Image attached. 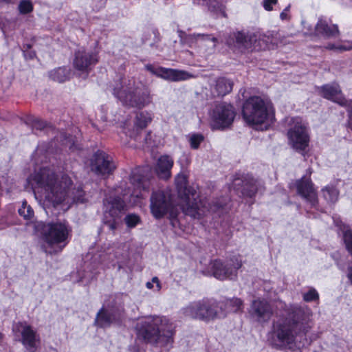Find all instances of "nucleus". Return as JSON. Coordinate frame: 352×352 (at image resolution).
Returning <instances> with one entry per match:
<instances>
[{
    "label": "nucleus",
    "mask_w": 352,
    "mask_h": 352,
    "mask_svg": "<svg viewBox=\"0 0 352 352\" xmlns=\"http://www.w3.org/2000/svg\"><path fill=\"white\" fill-rule=\"evenodd\" d=\"M32 186L42 194L46 208L67 206V209L74 203L84 204L87 201L80 187L74 188L69 192L72 184L70 177L64 174L59 176L51 168H41L32 176Z\"/></svg>",
    "instance_id": "f257e3e1"
},
{
    "label": "nucleus",
    "mask_w": 352,
    "mask_h": 352,
    "mask_svg": "<svg viewBox=\"0 0 352 352\" xmlns=\"http://www.w3.org/2000/svg\"><path fill=\"white\" fill-rule=\"evenodd\" d=\"M310 328L304 310L297 305H289L273 322L272 342L276 347H290L295 343L297 337L306 334Z\"/></svg>",
    "instance_id": "f03ea898"
},
{
    "label": "nucleus",
    "mask_w": 352,
    "mask_h": 352,
    "mask_svg": "<svg viewBox=\"0 0 352 352\" xmlns=\"http://www.w3.org/2000/svg\"><path fill=\"white\" fill-rule=\"evenodd\" d=\"M175 328V324L169 318L160 316L146 317L135 327L139 339L160 346H166L173 342Z\"/></svg>",
    "instance_id": "7ed1b4c3"
},
{
    "label": "nucleus",
    "mask_w": 352,
    "mask_h": 352,
    "mask_svg": "<svg viewBox=\"0 0 352 352\" xmlns=\"http://www.w3.org/2000/svg\"><path fill=\"white\" fill-rule=\"evenodd\" d=\"M176 185L179 194L184 197L186 204L183 206L184 212L193 218L199 219L209 212H217L223 208L226 202L216 201L212 204L206 198L199 199L195 190L190 189L186 186V178L178 176L176 179Z\"/></svg>",
    "instance_id": "20e7f679"
},
{
    "label": "nucleus",
    "mask_w": 352,
    "mask_h": 352,
    "mask_svg": "<svg viewBox=\"0 0 352 352\" xmlns=\"http://www.w3.org/2000/svg\"><path fill=\"white\" fill-rule=\"evenodd\" d=\"M37 230L41 233L45 244L42 245L46 254H54L60 252L67 244L72 228L67 221H57L50 223H40Z\"/></svg>",
    "instance_id": "39448f33"
},
{
    "label": "nucleus",
    "mask_w": 352,
    "mask_h": 352,
    "mask_svg": "<svg viewBox=\"0 0 352 352\" xmlns=\"http://www.w3.org/2000/svg\"><path fill=\"white\" fill-rule=\"evenodd\" d=\"M113 94L125 106L142 109L152 102L147 89H142L135 85L133 78H122L116 82Z\"/></svg>",
    "instance_id": "423d86ee"
},
{
    "label": "nucleus",
    "mask_w": 352,
    "mask_h": 352,
    "mask_svg": "<svg viewBox=\"0 0 352 352\" xmlns=\"http://www.w3.org/2000/svg\"><path fill=\"white\" fill-rule=\"evenodd\" d=\"M184 313L187 316L204 321L226 317L223 306L210 300L193 302L184 309Z\"/></svg>",
    "instance_id": "0eeeda50"
},
{
    "label": "nucleus",
    "mask_w": 352,
    "mask_h": 352,
    "mask_svg": "<svg viewBox=\"0 0 352 352\" xmlns=\"http://www.w3.org/2000/svg\"><path fill=\"white\" fill-rule=\"evenodd\" d=\"M242 115L250 125H258L270 120L268 107L265 101L258 96L248 98L243 105Z\"/></svg>",
    "instance_id": "6e6552de"
},
{
    "label": "nucleus",
    "mask_w": 352,
    "mask_h": 352,
    "mask_svg": "<svg viewBox=\"0 0 352 352\" xmlns=\"http://www.w3.org/2000/svg\"><path fill=\"white\" fill-rule=\"evenodd\" d=\"M232 44L241 51H252L264 49L268 42L267 38L259 32L250 31H237L233 32L228 44Z\"/></svg>",
    "instance_id": "1a4fd4ad"
},
{
    "label": "nucleus",
    "mask_w": 352,
    "mask_h": 352,
    "mask_svg": "<svg viewBox=\"0 0 352 352\" xmlns=\"http://www.w3.org/2000/svg\"><path fill=\"white\" fill-rule=\"evenodd\" d=\"M103 206L104 223L109 230L114 232L120 225L125 204L118 196H109L104 199Z\"/></svg>",
    "instance_id": "9d476101"
},
{
    "label": "nucleus",
    "mask_w": 352,
    "mask_h": 352,
    "mask_svg": "<svg viewBox=\"0 0 352 352\" xmlns=\"http://www.w3.org/2000/svg\"><path fill=\"white\" fill-rule=\"evenodd\" d=\"M289 129L287 132L289 143L292 147L303 151L309 145V136L305 124L300 118H291L288 120Z\"/></svg>",
    "instance_id": "9b49d317"
},
{
    "label": "nucleus",
    "mask_w": 352,
    "mask_h": 352,
    "mask_svg": "<svg viewBox=\"0 0 352 352\" xmlns=\"http://www.w3.org/2000/svg\"><path fill=\"white\" fill-rule=\"evenodd\" d=\"M210 268L212 274L217 279H232L236 276L237 270L241 267V259L238 256H234L226 264H223L220 260L211 262Z\"/></svg>",
    "instance_id": "f8f14e48"
},
{
    "label": "nucleus",
    "mask_w": 352,
    "mask_h": 352,
    "mask_svg": "<svg viewBox=\"0 0 352 352\" xmlns=\"http://www.w3.org/2000/svg\"><path fill=\"white\" fill-rule=\"evenodd\" d=\"M98 61L96 53L80 49L75 52L73 65L75 69L78 72L79 76L85 79L91 69V67L95 65Z\"/></svg>",
    "instance_id": "ddd939ff"
},
{
    "label": "nucleus",
    "mask_w": 352,
    "mask_h": 352,
    "mask_svg": "<svg viewBox=\"0 0 352 352\" xmlns=\"http://www.w3.org/2000/svg\"><path fill=\"white\" fill-rule=\"evenodd\" d=\"M12 331L15 336L21 337V342L28 352H35L39 344V337L32 327L26 322H16L13 324Z\"/></svg>",
    "instance_id": "4468645a"
},
{
    "label": "nucleus",
    "mask_w": 352,
    "mask_h": 352,
    "mask_svg": "<svg viewBox=\"0 0 352 352\" xmlns=\"http://www.w3.org/2000/svg\"><path fill=\"white\" fill-rule=\"evenodd\" d=\"M320 93L324 98L349 108L348 125L352 131V99L347 100L342 97L341 90L338 85H325L320 88Z\"/></svg>",
    "instance_id": "2eb2a0df"
},
{
    "label": "nucleus",
    "mask_w": 352,
    "mask_h": 352,
    "mask_svg": "<svg viewBox=\"0 0 352 352\" xmlns=\"http://www.w3.org/2000/svg\"><path fill=\"white\" fill-rule=\"evenodd\" d=\"M235 117L234 107L226 103L217 104L211 113L215 126L225 129L232 124Z\"/></svg>",
    "instance_id": "dca6fc26"
},
{
    "label": "nucleus",
    "mask_w": 352,
    "mask_h": 352,
    "mask_svg": "<svg viewBox=\"0 0 352 352\" xmlns=\"http://www.w3.org/2000/svg\"><path fill=\"white\" fill-rule=\"evenodd\" d=\"M270 303L264 299L254 300L249 309L250 317L256 322L263 324L267 322L273 315Z\"/></svg>",
    "instance_id": "f3484780"
},
{
    "label": "nucleus",
    "mask_w": 352,
    "mask_h": 352,
    "mask_svg": "<svg viewBox=\"0 0 352 352\" xmlns=\"http://www.w3.org/2000/svg\"><path fill=\"white\" fill-rule=\"evenodd\" d=\"M91 170L97 175H106L113 173L116 165L106 153L98 151L91 160Z\"/></svg>",
    "instance_id": "a211bd4d"
},
{
    "label": "nucleus",
    "mask_w": 352,
    "mask_h": 352,
    "mask_svg": "<svg viewBox=\"0 0 352 352\" xmlns=\"http://www.w3.org/2000/svg\"><path fill=\"white\" fill-rule=\"evenodd\" d=\"M145 68L151 74L166 80L177 82L186 80L192 76L184 70L165 68L162 67H155L153 65H146Z\"/></svg>",
    "instance_id": "6ab92c4d"
},
{
    "label": "nucleus",
    "mask_w": 352,
    "mask_h": 352,
    "mask_svg": "<svg viewBox=\"0 0 352 352\" xmlns=\"http://www.w3.org/2000/svg\"><path fill=\"white\" fill-rule=\"evenodd\" d=\"M123 308L111 309L102 307L96 315L95 324L101 328L110 327L113 324H119L123 318Z\"/></svg>",
    "instance_id": "aec40b11"
},
{
    "label": "nucleus",
    "mask_w": 352,
    "mask_h": 352,
    "mask_svg": "<svg viewBox=\"0 0 352 352\" xmlns=\"http://www.w3.org/2000/svg\"><path fill=\"white\" fill-rule=\"evenodd\" d=\"M150 207L155 218L162 217L170 207L169 195L162 190L153 192L151 197Z\"/></svg>",
    "instance_id": "412c9836"
},
{
    "label": "nucleus",
    "mask_w": 352,
    "mask_h": 352,
    "mask_svg": "<svg viewBox=\"0 0 352 352\" xmlns=\"http://www.w3.org/2000/svg\"><path fill=\"white\" fill-rule=\"evenodd\" d=\"M234 186L236 188L237 190L241 188V194L244 197H252L262 187V183L255 179L251 175H247L242 176L241 178H235L234 180Z\"/></svg>",
    "instance_id": "4be33fe9"
},
{
    "label": "nucleus",
    "mask_w": 352,
    "mask_h": 352,
    "mask_svg": "<svg viewBox=\"0 0 352 352\" xmlns=\"http://www.w3.org/2000/svg\"><path fill=\"white\" fill-rule=\"evenodd\" d=\"M298 193L308 202L311 206L314 207L318 203V197L313 184L310 179L302 177L296 183Z\"/></svg>",
    "instance_id": "5701e85b"
},
{
    "label": "nucleus",
    "mask_w": 352,
    "mask_h": 352,
    "mask_svg": "<svg viewBox=\"0 0 352 352\" xmlns=\"http://www.w3.org/2000/svg\"><path fill=\"white\" fill-rule=\"evenodd\" d=\"M173 160L168 155H162L157 161L155 172L158 177L163 179H168L171 175Z\"/></svg>",
    "instance_id": "b1692460"
},
{
    "label": "nucleus",
    "mask_w": 352,
    "mask_h": 352,
    "mask_svg": "<svg viewBox=\"0 0 352 352\" xmlns=\"http://www.w3.org/2000/svg\"><path fill=\"white\" fill-rule=\"evenodd\" d=\"M197 41L199 47L204 48L207 54H212L217 46V39L209 34H194L192 35Z\"/></svg>",
    "instance_id": "393cba45"
},
{
    "label": "nucleus",
    "mask_w": 352,
    "mask_h": 352,
    "mask_svg": "<svg viewBox=\"0 0 352 352\" xmlns=\"http://www.w3.org/2000/svg\"><path fill=\"white\" fill-rule=\"evenodd\" d=\"M316 32L325 38L336 37L340 32L336 25H329L324 20L320 19L316 25Z\"/></svg>",
    "instance_id": "a878e982"
},
{
    "label": "nucleus",
    "mask_w": 352,
    "mask_h": 352,
    "mask_svg": "<svg viewBox=\"0 0 352 352\" xmlns=\"http://www.w3.org/2000/svg\"><path fill=\"white\" fill-rule=\"evenodd\" d=\"M233 83L229 79L223 77L219 78L215 81L214 92L218 96H223L232 89Z\"/></svg>",
    "instance_id": "bb28decb"
},
{
    "label": "nucleus",
    "mask_w": 352,
    "mask_h": 352,
    "mask_svg": "<svg viewBox=\"0 0 352 352\" xmlns=\"http://www.w3.org/2000/svg\"><path fill=\"white\" fill-rule=\"evenodd\" d=\"M197 3L206 5L208 10L215 13L217 16H226L225 6L217 0H195Z\"/></svg>",
    "instance_id": "cd10ccee"
},
{
    "label": "nucleus",
    "mask_w": 352,
    "mask_h": 352,
    "mask_svg": "<svg viewBox=\"0 0 352 352\" xmlns=\"http://www.w3.org/2000/svg\"><path fill=\"white\" fill-rule=\"evenodd\" d=\"M142 172V170L140 168L133 170L129 177L130 183L135 188L147 190L148 186L147 182L144 180Z\"/></svg>",
    "instance_id": "c85d7f7f"
},
{
    "label": "nucleus",
    "mask_w": 352,
    "mask_h": 352,
    "mask_svg": "<svg viewBox=\"0 0 352 352\" xmlns=\"http://www.w3.org/2000/svg\"><path fill=\"white\" fill-rule=\"evenodd\" d=\"M219 303L220 305L223 306V309L226 311V314L228 312L241 311L243 308V300L238 298L226 299L225 301Z\"/></svg>",
    "instance_id": "c756f323"
},
{
    "label": "nucleus",
    "mask_w": 352,
    "mask_h": 352,
    "mask_svg": "<svg viewBox=\"0 0 352 352\" xmlns=\"http://www.w3.org/2000/svg\"><path fill=\"white\" fill-rule=\"evenodd\" d=\"M69 69L66 67H58L49 72V77L54 81L63 82L69 78Z\"/></svg>",
    "instance_id": "7c9ffc66"
},
{
    "label": "nucleus",
    "mask_w": 352,
    "mask_h": 352,
    "mask_svg": "<svg viewBox=\"0 0 352 352\" xmlns=\"http://www.w3.org/2000/svg\"><path fill=\"white\" fill-rule=\"evenodd\" d=\"M152 120L151 115L147 111H140L136 114L135 120V126L140 129H143L147 126Z\"/></svg>",
    "instance_id": "2f4dec72"
},
{
    "label": "nucleus",
    "mask_w": 352,
    "mask_h": 352,
    "mask_svg": "<svg viewBox=\"0 0 352 352\" xmlns=\"http://www.w3.org/2000/svg\"><path fill=\"white\" fill-rule=\"evenodd\" d=\"M322 194L324 199L331 203H334L338 200L339 192L338 190L333 186H327L322 189Z\"/></svg>",
    "instance_id": "473e14b6"
},
{
    "label": "nucleus",
    "mask_w": 352,
    "mask_h": 352,
    "mask_svg": "<svg viewBox=\"0 0 352 352\" xmlns=\"http://www.w3.org/2000/svg\"><path fill=\"white\" fill-rule=\"evenodd\" d=\"M20 216L25 219L30 220L34 217V210L30 205H28L26 201L22 202L21 206L18 210Z\"/></svg>",
    "instance_id": "72a5a7b5"
},
{
    "label": "nucleus",
    "mask_w": 352,
    "mask_h": 352,
    "mask_svg": "<svg viewBox=\"0 0 352 352\" xmlns=\"http://www.w3.org/2000/svg\"><path fill=\"white\" fill-rule=\"evenodd\" d=\"M188 142L190 148L197 149L200 144L204 140V137L200 133H192L188 136Z\"/></svg>",
    "instance_id": "f704fd0d"
},
{
    "label": "nucleus",
    "mask_w": 352,
    "mask_h": 352,
    "mask_svg": "<svg viewBox=\"0 0 352 352\" xmlns=\"http://www.w3.org/2000/svg\"><path fill=\"white\" fill-rule=\"evenodd\" d=\"M27 124L32 126L33 131H41L44 129L46 126L43 121L33 117L28 118Z\"/></svg>",
    "instance_id": "c9c22d12"
},
{
    "label": "nucleus",
    "mask_w": 352,
    "mask_h": 352,
    "mask_svg": "<svg viewBox=\"0 0 352 352\" xmlns=\"http://www.w3.org/2000/svg\"><path fill=\"white\" fill-rule=\"evenodd\" d=\"M18 8L21 14H26L33 10V5L30 1L22 0L19 2Z\"/></svg>",
    "instance_id": "e433bc0d"
},
{
    "label": "nucleus",
    "mask_w": 352,
    "mask_h": 352,
    "mask_svg": "<svg viewBox=\"0 0 352 352\" xmlns=\"http://www.w3.org/2000/svg\"><path fill=\"white\" fill-rule=\"evenodd\" d=\"M124 220L128 227L133 228L139 223L140 217L136 214H132L127 215Z\"/></svg>",
    "instance_id": "4c0bfd02"
},
{
    "label": "nucleus",
    "mask_w": 352,
    "mask_h": 352,
    "mask_svg": "<svg viewBox=\"0 0 352 352\" xmlns=\"http://www.w3.org/2000/svg\"><path fill=\"white\" fill-rule=\"evenodd\" d=\"M344 240L347 250L352 254V230H347L344 231Z\"/></svg>",
    "instance_id": "58836bf2"
},
{
    "label": "nucleus",
    "mask_w": 352,
    "mask_h": 352,
    "mask_svg": "<svg viewBox=\"0 0 352 352\" xmlns=\"http://www.w3.org/2000/svg\"><path fill=\"white\" fill-rule=\"evenodd\" d=\"M303 299L306 302L317 300L318 299V294L315 289H311L303 294Z\"/></svg>",
    "instance_id": "ea45409f"
},
{
    "label": "nucleus",
    "mask_w": 352,
    "mask_h": 352,
    "mask_svg": "<svg viewBox=\"0 0 352 352\" xmlns=\"http://www.w3.org/2000/svg\"><path fill=\"white\" fill-rule=\"evenodd\" d=\"M277 3V0H264L263 6L266 10H272V6Z\"/></svg>",
    "instance_id": "a19ab883"
},
{
    "label": "nucleus",
    "mask_w": 352,
    "mask_h": 352,
    "mask_svg": "<svg viewBox=\"0 0 352 352\" xmlns=\"http://www.w3.org/2000/svg\"><path fill=\"white\" fill-rule=\"evenodd\" d=\"M289 9H290V6H287L284 10L283 11L280 13V18L283 20V21H287V20H289Z\"/></svg>",
    "instance_id": "79ce46f5"
},
{
    "label": "nucleus",
    "mask_w": 352,
    "mask_h": 352,
    "mask_svg": "<svg viewBox=\"0 0 352 352\" xmlns=\"http://www.w3.org/2000/svg\"><path fill=\"white\" fill-rule=\"evenodd\" d=\"M151 282L156 284V291L161 289V284L157 277H153Z\"/></svg>",
    "instance_id": "37998d69"
},
{
    "label": "nucleus",
    "mask_w": 352,
    "mask_h": 352,
    "mask_svg": "<svg viewBox=\"0 0 352 352\" xmlns=\"http://www.w3.org/2000/svg\"><path fill=\"white\" fill-rule=\"evenodd\" d=\"M56 138L58 141L64 142L67 140V135L64 132L60 133V136H56Z\"/></svg>",
    "instance_id": "c03bdc74"
},
{
    "label": "nucleus",
    "mask_w": 352,
    "mask_h": 352,
    "mask_svg": "<svg viewBox=\"0 0 352 352\" xmlns=\"http://www.w3.org/2000/svg\"><path fill=\"white\" fill-rule=\"evenodd\" d=\"M336 50H340V51L350 50H352V45H350V46L339 45V46H337Z\"/></svg>",
    "instance_id": "a18cd8bd"
},
{
    "label": "nucleus",
    "mask_w": 352,
    "mask_h": 352,
    "mask_svg": "<svg viewBox=\"0 0 352 352\" xmlns=\"http://www.w3.org/2000/svg\"><path fill=\"white\" fill-rule=\"evenodd\" d=\"M14 0H0V4H10L13 3Z\"/></svg>",
    "instance_id": "49530a36"
},
{
    "label": "nucleus",
    "mask_w": 352,
    "mask_h": 352,
    "mask_svg": "<svg viewBox=\"0 0 352 352\" xmlns=\"http://www.w3.org/2000/svg\"><path fill=\"white\" fill-rule=\"evenodd\" d=\"M122 193L123 195H126L128 194H133V192H131L129 188H128L127 189H124L123 191H122Z\"/></svg>",
    "instance_id": "de8ad7c7"
},
{
    "label": "nucleus",
    "mask_w": 352,
    "mask_h": 352,
    "mask_svg": "<svg viewBox=\"0 0 352 352\" xmlns=\"http://www.w3.org/2000/svg\"><path fill=\"white\" fill-rule=\"evenodd\" d=\"M348 278L352 284V267L349 269Z\"/></svg>",
    "instance_id": "09e8293b"
},
{
    "label": "nucleus",
    "mask_w": 352,
    "mask_h": 352,
    "mask_svg": "<svg viewBox=\"0 0 352 352\" xmlns=\"http://www.w3.org/2000/svg\"><path fill=\"white\" fill-rule=\"evenodd\" d=\"M337 46H335L333 44H329L327 46V48L329 50H336Z\"/></svg>",
    "instance_id": "8fccbe9b"
},
{
    "label": "nucleus",
    "mask_w": 352,
    "mask_h": 352,
    "mask_svg": "<svg viewBox=\"0 0 352 352\" xmlns=\"http://www.w3.org/2000/svg\"><path fill=\"white\" fill-rule=\"evenodd\" d=\"M146 286L148 289L153 288V283L152 282H147Z\"/></svg>",
    "instance_id": "3c124183"
},
{
    "label": "nucleus",
    "mask_w": 352,
    "mask_h": 352,
    "mask_svg": "<svg viewBox=\"0 0 352 352\" xmlns=\"http://www.w3.org/2000/svg\"><path fill=\"white\" fill-rule=\"evenodd\" d=\"M34 56H35V54H34V53H30V57L31 58H34Z\"/></svg>",
    "instance_id": "603ef678"
}]
</instances>
